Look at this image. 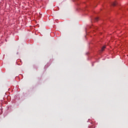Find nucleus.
Here are the masks:
<instances>
[{
    "instance_id": "f257e3e1",
    "label": "nucleus",
    "mask_w": 128,
    "mask_h": 128,
    "mask_svg": "<svg viewBox=\"0 0 128 128\" xmlns=\"http://www.w3.org/2000/svg\"><path fill=\"white\" fill-rule=\"evenodd\" d=\"M112 6H116V2H113L112 3Z\"/></svg>"
},
{
    "instance_id": "f03ea898",
    "label": "nucleus",
    "mask_w": 128,
    "mask_h": 128,
    "mask_svg": "<svg viewBox=\"0 0 128 128\" xmlns=\"http://www.w3.org/2000/svg\"><path fill=\"white\" fill-rule=\"evenodd\" d=\"M94 22H98V18H96L93 19Z\"/></svg>"
},
{
    "instance_id": "7ed1b4c3",
    "label": "nucleus",
    "mask_w": 128,
    "mask_h": 128,
    "mask_svg": "<svg viewBox=\"0 0 128 128\" xmlns=\"http://www.w3.org/2000/svg\"><path fill=\"white\" fill-rule=\"evenodd\" d=\"M104 48H106V46H104L102 48V52H104Z\"/></svg>"
}]
</instances>
